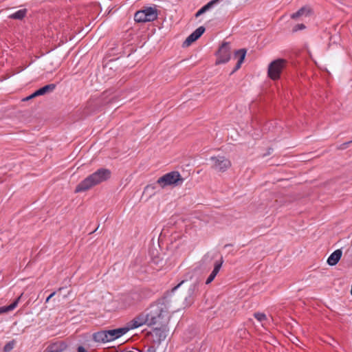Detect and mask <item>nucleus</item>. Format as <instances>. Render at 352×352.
Listing matches in <instances>:
<instances>
[{
	"label": "nucleus",
	"mask_w": 352,
	"mask_h": 352,
	"mask_svg": "<svg viewBox=\"0 0 352 352\" xmlns=\"http://www.w3.org/2000/svg\"><path fill=\"white\" fill-rule=\"evenodd\" d=\"M148 326H162L168 318V308L163 301H157L145 309Z\"/></svg>",
	"instance_id": "1"
},
{
	"label": "nucleus",
	"mask_w": 352,
	"mask_h": 352,
	"mask_svg": "<svg viewBox=\"0 0 352 352\" xmlns=\"http://www.w3.org/2000/svg\"><path fill=\"white\" fill-rule=\"evenodd\" d=\"M111 171L107 168H100L79 183L75 192H84L110 178Z\"/></svg>",
	"instance_id": "2"
},
{
	"label": "nucleus",
	"mask_w": 352,
	"mask_h": 352,
	"mask_svg": "<svg viewBox=\"0 0 352 352\" xmlns=\"http://www.w3.org/2000/svg\"><path fill=\"white\" fill-rule=\"evenodd\" d=\"M183 182L184 178L182 177L179 172L172 171L160 177L157 180V184H158L162 188H165L167 186L180 185Z\"/></svg>",
	"instance_id": "3"
},
{
	"label": "nucleus",
	"mask_w": 352,
	"mask_h": 352,
	"mask_svg": "<svg viewBox=\"0 0 352 352\" xmlns=\"http://www.w3.org/2000/svg\"><path fill=\"white\" fill-rule=\"evenodd\" d=\"M211 168L216 172L224 173L232 166L231 161L223 155L212 156L210 158Z\"/></svg>",
	"instance_id": "4"
},
{
	"label": "nucleus",
	"mask_w": 352,
	"mask_h": 352,
	"mask_svg": "<svg viewBox=\"0 0 352 352\" xmlns=\"http://www.w3.org/2000/svg\"><path fill=\"white\" fill-rule=\"evenodd\" d=\"M286 64L287 60L283 58H278L272 61L268 66L269 77L274 80H278Z\"/></svg>",
	"instance_id": "5"
},
{
	"label": "nucleus",
	"mask_w": 352,
	"mask_h": 352,
	"mask_svg": "<svg viewBox=\"0 0 352 352\" xmlns=\"http://www.w3.org/2000/svg\"><path fill=\"white\" fill-rule=\"evenodd\" d=\"M217 56L216 64L226 63L229 61L231 57V51L228 42H223L221 44L217 53Z\"/></svg>",
	"instance_id": "6"
},
{
	"label": "nucleus",
	"mask_w": 352,
	"mask_h": 352,
	"mask_svg": "<svg viewBox=\"0 0 352 352\" xmlns=\"http://www.w3.org/2000/svg\"><path fill=\"white\" fill-rule=\"evenodd\" d=\"M144 324L148 326V318L146 316L145 310L135 316L133 320L126 324V327L129 330L136 329Z\"/></svg>",
	"instance_id": "7"
},
{
	"label": "nucleus",
	"mask_w": 352,
	"mask_h": 352,
	"mask_svg": "<svg viewBox=\"0 0 352 352\" xmlns=\"http://www.w3.org/2000/svg\"><path fill=\"white\" fill-rule=\"evenodd\" d=\"M140 296L136 293H131L122 295L120 298V303L124 307H130L139 300Z\"/></svg>",
	"instance_id": "8"
},
{
	"label": "nucleus",
	"mask_w": 352,
	"mask_h": 352,
	"mask_svg": "<svg viewBox=\"0 0 352 352\" xmlns=\"http://www.w3.org/2000/svg\"><path fill=\"white\" fill-rule=\"evenodd\" d=\"M206 29L204 26H200L190 34L184 41L182 46L188 47L193 42L197 41L205 32Z\"/></svg>",
	"instance_id": "9"
},
{
	"label": "nucleus",
	"mask_w": 352,
	"mask_h": 352,
	"mask_svg": "<svg viewBox=\"0 0 352 352\" xmlns=\"http://www.w3.org/2000/svg\"><path fill=\"white\" fill-rule=\"evenodd\" d=\"M56 88V85L55 84H49V85H47L40 89H38V90H36V91H34L33 94H32L30 96L26 97L25 98L23 99V100H29L30 99H32L35 97H37V96H43V95H45V94H47V93H50L52 91H53Z\"/></svg>",
	"instance_id": "10"
},
{
	"label": "nucleus",
	"mask_w": 352,
	"mask_h": 352,
	"mask_svg": "<svg viewBox=\"0 0 352 352\" xmlns=\"http://www.w3.org/2000/svg\"><path fill=\"white\" fill-rule=\"evenodd\" d=\"M152 336L153 338L156 339V341L160 342L161 341L165 340L166 338V327L165 324H163L162 326H157L155 327L152 332Z\"/></svg>",
	"instance_id": "11"
},
{
	"label": "nucleus",
	"mask_w": 352,
	"mask_h": 352,
	"mask_svg": "<svg viewBox=\"0 0 352 352\" xmlns=\"http://www.w3.org/2000/svg\"><path fill=\"white\" fill-rule=\"evenodd\" d=\"M129 331V328H128L126 325L124 327L107 330V333L109 334L110 342L120 338L126 333Z\"/></svg>",
	"instance_id": "12"
},
{
	"label": "nucleus",
	"mask_w": 352,
	"mask_h": 352,
	"mask_svg": "<svg viewBox=\"0 0 352 352\" xmlns=\"http://www.w3.org/2000/svg\"><path fill=\"white\" fill-rule=\"evenodd\" d=\"M93 340L97 342H110L107 330L100 331L93 334Z\"/></svg>",
	"instance_id": "13"
},
{
	"label": "nucleus",
	"mask_w": 352,
	"mask_h": 352,
	"mask_svg": "<svg viewBox=\"0 0 352 352\" xmlns=\"http://www.w3.org/2000/svg\"><path fill=\"white\" fill-rule=\"evenodd\" d=\"M223 262V260L222 257L221 258L220 261L215 262L214 269H213L212 272H211V274L208 277V278L206 279V284H207V285L210 284L214 279V278L219 273V272L222 266Z\"/></svg>",
	"instance_id": "14"
},
{
	"label": "nucleus",
	"mask_w": 352,
	"mask_h": 352,
	"mask_svg": "<svg viewBox=\"0 0 352 352\" xmlns=\"http://www.w3.org/2000/svg\"><path fill=\"white\" fill-rule=\"evenodd\" d=\"M147 22H151L157 19L158 12L155 8L147 7L143 9Z\"/></svg>",
	"instance_id": "15"
},
{
	"label": "nucleus",
	"mask_w": 352,
	"mask_h": 352,
	"mask_svg": "<svg viewBox=\"0 0 352 352\" xmlns=\"http://www.w3.org/2000/svg\"><path fill=\"white\" fill-rule=\"evenodd\" d=\"M342 255V252L341 250L339 249V250H335L329 256V258L327 259V263L331 266L336 265L339 262Z\"/></svg>",
	"instance_id": "16"
},
{
	"label": "nucleus",
	"mask_w": 352,
	"mask_h": 352,
	"mask_svg": "<svg viewBox=\"0 0 352 352\" xmlns=\"http://www.w3.org/2000/svg\"><path fill=\"white\" fill-rule=\"evenodd\" d=\"M311 13V9L309 7L304 6L299 9L296 12L291 15L292 19H297L298 18L305 16H307Z\"/></svg>",
	"instance_id": "17"
},
{
	"label": "nucleus",
	"mask_w": 352,
	"mask_h": 352,
	"mask_svg": "<svg viewBox=\"0 0 352 352\" xmlns=\"http://www.w3.org/2000/svg\"><path fill=\"white\" fill-rule=\"evenodd\" d=\"M246 52H247V51L245 49H240L235 52V55L236 56L239 55V59L237 63L236 64V66H235L234 70L232 71V73H234V72H236L241 67V64L245 59Z\"/></svg>",
	"instance_id": "18"
},
{
	"label": "nucleus",
	"mask_w": 352,
	"mask_h": 352,
	"mask_svg": "<svg viewBox=\"0 0 352 352\" xmlns=\"http://www.w3.org/2000/svg\"><path fill=\"white\" fill-rule=\"evenodd\" d=\"M23 296V294H21L12 304H10V305L8 306H4V307H0V314H3V313H6V312H9L10 311H12L14 309H15L18 304H19V302L20 301V299Z\"/></svg>",
	"instance_id": "19"
},
{
	"label": "nucleus",
	"mask_w": 352,
	"mask_h": 352,
	"mask_svg": "<svg viewBox=\"0 0 352 352\" xmlns=\"http://www.w3.org/2000/svg\"><path fill=\"white\" fill-rule=\"evenodd\" d=\"M67 345L64 342L56 343L48 347L44 352H61L64 351Z\"/></svg>",
	"instance_id": "20"
},
{
	"label": "nucleus",
	"mask_w": 352,
	"mask_h": 352,
	"mask_svg": "<svg viewBox=\"0 0 352 352\" xmlns=\"http://www.w3.org/2000/svg\"><path fill=\"white\" fill-rule=\"evenodd\" d=\"M27 9H21L9 16L10 19L22 20L27 14Z\"/></svg>",
	"instance_id": "21"
},
{
	"label": "nucleus",
	"mask_w": 352,
	"mask_h": 352,
	"mask_svg": "<svg viewBox=\"0 0 352 352\" xmlns=\"http://www.w3.org/2000/svg\"><path fill=\"white\" fill-rule=\"evenodd\" d=\"M134 20L138 23L147 22L146 17L145 16L144 11L143 10L137 11L134 15Z\"/></svg>",
	"instance_id": "22"
},
{
	"label": "nucleus",
	"mask_w": 352,
	"mask_h": 352,
	"mask_svg": "<svg viewBox=\"0 0 352 352\" xmlns=\"http://www.w3.org/2000/svg\"><path fill=\"white\" fill-rule=\"evenodd\" d=\"M14 340L10 341V342H8L4 346L3 351L5 352H9V351H10L14 348Z\"/></svg>",
	"instance_id": "23"
},
{
	"label": "nucleus",
	"mask_w": 352,
	"mask_h": 352,
	"mask_svg": "<svg viewBox=\"0 0 352 352\" xmlns=\"http://www.w3.org/2000/svg\"><path fill=\"white\" fill-rule=\"evenodd\" d=\"M254 316L260 322L264 321L267 319L266 315L263 313H255Z\"/></svg>",
	"instance_id": "24"
},
{
	"label": "nucleus",
	"mask_w": 352,
	"mask_h": 352,
	"mask_svg": "<svg viewBox=\"0 0 352 352\" xmlns=\"http://www.w3.org/2000/svg\"><path fill=\"white\" fill-rule=\"evenodd\" d=\"M305 25L303 24V23H300V24H297L296 25L294 28H293V30H292V32H298V30H304L305 29Z\"/></svg>",
	"instance_id": "25"
},
{
	"label": "nucleus",
	"mask_w": 352,
	"mask_h": 352,
	"mask_svg": "<svg viewBox=\"0 0 352 352\" xmlns=\"http://www.w3.org/2000/svg\"><path fill=\"white\" fill-rule=\"evenodd\" d=\"M352 143V141L344 142L338 146V149L344 150L346 149L349 144Z\"/></svg>",
	"instance_id": "26"
},
{
	"label": "nucleus",
	"mask_w": 352,
	"mask_h": 352,
	"mask_svg": "<svg viewBox=\"0 0 352 352\" xmlns=\"http://www.w3.org/2000/svg\"><path fill=\"white\" fill-rule=\"evenodd\" d=\"M77 352H87V351L82 346H79Z\"/></svg>",
	"instance_id": "27"
},
{
	"label": "nucleus",
	"mask_w": 352,
	"mask_h": 352,
	"mask_svg": "<svg viewBox=\"0 0 352 352\" xmlns=\"http://www.w3.org/2000/svg\"><path fill=\"white\" fill-rule=\"evenodd\" d=\"M56 292H52L47 298H46V300H45V302H48L50 299H51V298H52L54 295H55Z\"/></svg>",
	"instance_id": "28"
},
{
	"label": "nucleus",
	"mask_w": 352,
	"mask_h": 352,
	"mask_svg": "<svg viewBox=\"0 0 352 352\" xmlns=\"http://www.w3.org/2000/svg\"><path fill=\"white\" fill-rule=\"evenodd\" d=\"M184 281H185L184 280H182V281H181V282H180L177 285H176L175 287H174L173 288V291H175V290H176L178 287H180V285H182V284L184 283Z\"/></svg>",
	"instance_id": "29"
},
{
	"label": "nucleus",
	"mask_w": 352,
	"mask_h": 352,
	"mask_svg": "<svg viewBox=\"0 0 352 352\" xmlns=\"http://www.w3.org/2000/svg\"><path fill=\"white\" fill-rule=\"evenodd\" d=\"M272 150V148H268V151L267 152V153L264 154L263 156H266L267 155H270L271 153V151Z\"/></svg>",
	"instance_id": "30"
},
{
	"label": "nucleus",
	"mask_w": 352,
	"mask_h": 352,
	"mask_svg": "<svg viewBox=\"0 0 352 352\" xmlns=\"http://www.w3.org/2000/svg\"><path fill=\"white\" fill-rule=\"evenodd\" d=\"M146 352H155V350L153 347L149 348Z\"/></svg>",
	"instance_id": "31"
},
{
	"label": "nucleus",
	"mask_w": 352,
	"mask_h": 352,
	"mask_svg": "<svg viewBox=\"0 0 352 352\" xmlns=\"http://www.w3.org/2000/svg\"><path fill=\"white\" fill-rule=\"evenodd\" d=\"M150 187H151V186L150 185H148L146 188H145V190L149 188ZM153 188H154V186H152Z\"/></svg>",
	"instance_id": "32"
}]
</instances>
